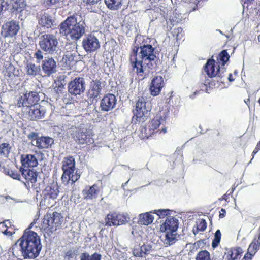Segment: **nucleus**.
I'll list each match as a JSON object with an SVG mask.
<instances>
[{"label": "nucleus", "instance_id": "nucleus-1", "mask_svg": "<svg viewBox=\"0 0 260 260\" xmlns=\"http://www.w3.org/2000/svg\"><path fill=\"white\" fill-rule=\"evenodd\" d=\"M154 48L151 45L135 47L130 54L129 60L133 70L143 78L148 75L155 66L156 58Z\"/></svg>", "mask_w": 260, "mask_h": 260}, {"label": "nucleus", "instance_id": "nucleus-2", "mask_svg": "<svg viewBox=\"0 0 260 260\" xmlns=\"http://www.w3.org/2000/svg\"><path fill=\"white\" fill-rule=\"evenodd\" d=\"M37 221V219L34 220L16 244H19L21 254L25 259H35L39 256L42 249L40 237L36 232L30 230Z\"/></svg>", "mask_w": 260, "mask_h": 260}, {"label": "nucleus", "instance_id": "nucleus-3", "mask_svg": "<svg viewBox=\"0 0 260 260\" xmlns=\"http://www.w3.org/2000/svg\"><path fill=\"white\" fill-rule=\"evenodd\" d=\"M85 23L84 21L77 22L72 16L69 17L59 25V32L69 41H76L85 33Z\"/></svg>", "mask_w": 260, "mask_h": 260}, {"label": "nucleus", "instance_id": "nucleus-4", "mask_svg": "<svg viewBox=\"0 0 260 260\" xmlns=\"http://www.w3.org/2000/svg\"><path fill=\"white\" fill-rule=\"evenodd\" d=\"M169 110L162 109L158 112L154 118L145 127L141 129L140 137L141 139L148 138L155 133L160 125H164L168 116Z\"/></svg>", "mask_w": 260, "mask_h": 260}, {"label": "nucleus", "instance_id": "nucleus-5", "mask_svg": "<svg viewBox=\"0 0 260 260\" xmlns=\"http://www.w3.org/2000/svg\"><path fill=\"white\" fill-rule=\"evenodd\" d=\"M178 225V220L175 217L170 216L168 217L165 222L161 225V231L166 233L165 244L170 246L178 241L179 235L177 234V230Z\"/></svg>", "mask_w": 260, "mask_h": 260}, {"label": "nucleus", "instance_id": "nucleus-6", "mask_svg": "<svg viewBox=\"0 0 260 260\" xmlns=\"http://www.w3.org/2000/svg\"><path fill=\"white\" fill-rule=\"evenodd\" d=\"M63 221V217L61 214L57 212L47 213L43 218L40 229L48 236H50L54 231L60 227Z\"/></svg>", "mask_w": 260, "mask_h": 260}, {"label": "nucleus", "instance_id": "nucleus-7", "mask_svg": "<svg viewBox=\"0 0 260 260\" xmlns=\"http://www.w3.org/2000/svg\"><path fill=\"white\" fill-rule=\"evenodd\" d=\"M39 45L46 54L57 56L61 53L58 47V39L54 34H45L42 35L40 38Z\"/></svg>", "mask_w": 260, "mask_h": 260}, {"label": "nucleus", "instance_id": "nucleus-8", "mask_svg": "<svg viewBox=\"0 0 260 260\" xmlns=\"http://www.w3.org/2000/svg\"><path fill=\"white\" fill-rule=\"evenodd\" d=\"M42 93L36 91H30L20 95L17 99L16 105L19 108H22V111H26L31 107L38 105L37 103L40 100V95Z\"/></svg>", "mask_w": 260, "mask_h": 260}, {"label": "nucleus", "instance_id": "nucleus-9", "mask_svg": "<svg viewBox=\"0 0 260 260\" xmlns=\"http://www.w3.org/2000/svg\"><path fill=\"white\" fill-rule=\"evenodd\" d=\"M150 112V108L146 105L145 99L143 97L139 96L136 103L134 116L132 120L134 121L135 118L137 121L143 123L149 117Z\"/></svg>", "mask_w": 260, "mask_h": 260}, {"label": "nucleus", "instance_id": "nucleus-10", "mask_svg": "<svg viewBox=\"0 0 260 260\" xmlns=\"http://www.w3.org/2000/svg\"><path fill=\"white\" fill-rule=\"evenodd\" d=\"M58 193L57 184L55 183L50 184L42 191L40 204L47 207L52 206L55 203L54 200L57 198Z\"/></svg>", "mask_w": 260, "mask_h": 260}, {"label": "nucleus", "instance_id": "nucleus-11", "mask_svg": "<svg viewBox=\"0 0 260 260\" xmlns=\"http://www.w3.org/2000/svg\"><path fill=\"white\" fill-rule=\"evenodd\" d=\"M74 140L80 144H90L94 142L90 134L87 129L72 127L69 131Z\"/></svg>", "mask_w": 260, "mask_h": 260}, {"label": "nucleus", "instance_id": "nucleus-12", "mask_svg": "<svg viewBox=\"0 0 260 260\" xmlns=\"http://www.w3.org/2000/svg\"><path fill=\"white\" fill-rule=\"evenodd\" d=\"M130 220L129 215L125 214L109 213L105 218V225L107 226H119L124 224Z\"/></svg>", "mask_w": 260, "mask_h": 260}, {"label": "nucleus", "instance_id": "nucleus-13", "mask_svg": "<svg viewBox=\"0 0 260 260\" xmlns=\"http://www.w3.org/2000/svg\"><path fill=\"white\" fill-rule=\"evenodd\" d=\"M82 44L83 48L87 53L93 52L100 47L99 39L93 34L88 35L84 37Z\"/></svg>", "mask_w": 260, "mask_h": 260}, {"label": "nucleus", "instance_id": "nucleus-14", "mask_svg": "<svg viewBox=\"0 0 260 260\" xmlns=\"http://www.w3.org/2000/svg\"><path fill=\"white\" fill-rule=\"evenodd\" d=\"M85 88V80L82 77L76 78L68 84L69 92L74 95H80L84 92Z\"/></svg>", "mask_w": 260, "mask_h": 260}, {"label": "nucleus", "instance_id": "nucleus-15", "mask_svg": "<svg viewBox=\"0 0 260 260\" xmlns=\"http://www.w3.org/2000/svg\"><path fill=\"white\" fill-rule=\"evenodd\" d=\"M20 29L19 22L11 20L4 23L2 26V34L4 37H13Z\"/></svg>", "mask_w": 260, "mask_h": 260}, {"label": "nucleus", "instance_id": "nucleus-16", "mask_svg": "<svg viewBox=\"0 0 260 260\" xmlns=\"http://www.w3.org/2000/svg\"><path fill=\"white\" fill-rule=\"evenodd\" d=\"M28 113L29 118L31 120H37L44 118L46 113L45 108L40 105H34L26 110L22 111Z\"/></svg>", "mask_w": 260, "mask_h": 260}, {"label": "nucleus", "instance_id": "nucleus-17", "mask_svg": "<svg viewBox=\"0 0 260 260\" xmlns=\"http://www.w3.org/2000/svg\"><path fill=\"white\" fill-rule=\"evenodd\" d=\"M117 99L115 95L107 94L103 98L100 103V108L102 111L108 112L113 109L116 105Z\"/></svg>", "mask_w": 260, "mask_h": 260}, {"label": "nucleus", "instance_id": "nucleus-18", "mask_svg": "<svg viewBox=\"0 0 260 260\" xmlns=\"http://www.w3.org/2000/svg\"><path fill=\"white\" fill-rule=\"evenodd\" d=\"M104 84L99 80H92L90 84L88 96L90 99L97 101L98 98L101 94Z\"/></svg>", "mask_w": 260, "mask_h": 260}, {"label": "nucleus", "instance_id": "nucleus-19", "mask_svg": "<svg viewBox=\"0 0 260 260\" xmlns=\"http://www.w3.org/2000/svg\"><path fill=\"white\" fill-rule=\"evenodd\" d=\"M165 85L164 78L161 76L154 77L150 85L149 89L151 95L153 96L158 95Z\"/></svg>", "mask_w": 260, "mask_h": 260}, {"label": "nucleus", "instance_id": "nucleus-20", "mask_svg": "<svg viewBox=\"0 0 260 260\" xmlns=\"http://www.w3.org/2000/svg\"><path fill=\"white\" fill-rule=\"evenodd\" d=\"M41 67L45 76H49L56 72V62L52 57L46 58L43 61Z\"/></svg>", "mask_w": 260, "mask_h": 260}, {"label": "nucleus", "instance_id": "nucleus-21", "mask_svg": "<svg viewBox=\"0 0 260 260\" xmlns=\"http://www.w3.org/2000/svg\"><path fill=\"white\" fill-rule=\"evenodd\" d=\"M37 175L36 172L30 169H24L21 171V179H25V184L29 187H35V184L37 181Z\"/></svg>", "mask_w": 260, "mask_h": 260}, {"label": "nucleus", "instance_id": "nucleus-22", "mask_svg": "<svg viewBox=\"0 0 260 260\" xmlns=\"http://www.w3.org/2000/svg\"><path fill=\"white\" fill-rule=\"evenodd\" d=\"M205 71L209 77H213L217 76L221 77V74L220 72L219 66L217 63L215 64V61L214 59H209L205 66Z\"/></svg>", "mask_w": 260, "mask_h": 260}, {"label": "nucleus", "instance_id": "nucleus-23", "mask_svg": "<svg viewBox=\"0 0 260 260\" xmlns=\"http://www.w3.org/2000/svg\"><path fill=\"white\" fill-rule=\"evenodd\" d=\"M99 192L100 188L96 184L91 186H86L82 191L83 198L87 201L96 199Z\"/></svg>", "mask_w": 260, "mask_h": 260}, {"label": "nucleus", "instance_id": "nucleus-24", "mask_svg": "<svg viewBox=\"0 0 260 260\" xmlns=\"http://www.w3.org/2000/svg\"><path fill=\"white\" fill-rule=\"evenodd\" d=\"M53 143V139L47 136L40 137L37 140L34 141V146L39 149L48 148L51 147Z\"/></svg>", "mask_w": 260, "mask_h": 260}, {"label": "nucleus", "instance_id": "nucleus-25", "mask_svg": "<svg viewBox=\"0 0 260 260\" xmlns=\"http://www.w3.org/2000/svg\"><path fill=\"white\" fill-rule=\"evenodd\" d=\"M80 177V175L77 173V171L75 173L63 171L61 177L62 182L64 185H73Z\"/></svg>", "mask_w": 260, "mask_h": 260}, {"label": "nucleus", "instance_id": "nucleus-26", "mask_svg": "<svg viewBox=\"0 0 260 260\" xmlns=\"http://www.w3.org/2000/svg\"><path fill=\"white\" fill-rule=\"evenodd\" d=\"M21 162L25 167H34L38 164L36 157L32 154L22 155L21 156Z\"/></svg>", "mask_w": 260, "mask_h": 260}, {"label": "nucleus", "instance_id": "nucleus-27", "mask_svg": "<svg viewBox=\"0 0 260 260\" xmlns=\"http://www.w3.org/2000/svg\"><path fill=\"white\" fill-rule=\"evenodd\" d=\"M54 20L52 17L48 14L44 13L39 19V24L42 27L50 28L54 25Z\"/></svg>", "mask_w": 260, "mask_h": 260}, {"label": "nucleus", "instance_id": "nucleus-28", "mask_svg": "<svg viewBox=\"0 0 260 260\" xmlns=\"http://www.w3.org/2000/svg\"><path fill=\"white\" fill-rule=\"evenodd\" d=\"M152 211L140 214L139 215L138 223L140 225H148L151 224L154 220Z\"/></svg>", "mask_w": 260, "mask_h": 260}, {"label": "nucleus", "instance_id": "nucleus-29", "mask_svg": "<svg viewBox=\"0 0 260 260\" xmlns=\"http://www.w3.org/2000/svg\"><path fill=\"white\" fill-rule=\"evenodd\" d=\"M75 161L73 157L65 158L62 161V169L63 171L74 173Z\"/></svg>", "mask_w": 260, "mask_h": 260}, {"label": "nucleus", "instance_id": "nucleus-30", "mask_svg": "<svg viewBox=\"0 0 260 260\" xmlns=\"http://www.w3.org/2000/svg\"><path fill=\"white\" fill-rule=\"evenodd\" d=\"M241 253L242 249L240 248L228 249L225 253L224 258L227 260H238Z\"/></svg>", "mask_w": 260, "mask_h": 260}, {"label": "nucleus", "instance_id": "nucleus-31", "mask_svg": "<svg viewBox=\"0 0 260 260\" xmlns=\"http://www.w3.org/2000/svg\"><path fill=\"white\" fill-rule=\"evenodd\" d=\"M25 70L27 75L33 77L39 75L41 72L40 66L33 63H28L25 67Z\"/></svg>", "mask_w": 260, "mask_h": 260}, {"label": "nucleus", "instance_id": "nucleus-32", "mask_svg": "<svg viewBox=\"0 0 260 260\" xmlns=\"http://www.w3.org/2000/svg\"><path fill=\"white\" fill-rule=\"evenodd\" d=\"M78 54H64L61 62L64 64L65 67H69L77 59Z\"/></svg>", "mask_w": 260, "mask_h": 260}, {"label": "nucleus", "instance_id": "nucleus-33", "mask_svg": "<svg viewBox=\"0 0 260 260\" xmlns=\"http://www.w3.org/2000/svg\"><path fill=\"white\" fill-rule=\"evenodd\" d=\"M107 7L112 10H117L122 6V0H105Z\"/></svg>", "mask_w": 260, "mask_h": 260}, {"label": "nucleus", "instance_id": "nucleus-34", "mask_svg": "<svg viewBox=\"0 0 260 260\" xmlns=\"http://www.w3.org/2000/svg\"><path fill=\"white\" fill-rule=\"evenodd\" d=\"M102 256L98 252H94L91 255L88 252H83L80 256V260H102Z\"/></svg>", "mask_w": 260, "mask_h": 260}, {"label": "nucleus", "instance_id": "nucleus-35", "mask_svg": "<svg viewBox=\"0 0 260 260\" xmlns=\"http://www.w3.org/2000/svg\"><path fill=\"white\" fill-rule=\"evenodd\" d=\"M260 248V242L257 240V238H254L250 243L248 248V252L251 253V255H255Z\"/></svg>", "mask_w": 260, "mask_h": 260}, {"label": "nucleus", "instance_id": "nucleus-36", "mask_svg": "<svg viewBox=\"0 0 260 260\" xmlns=\"http://www.w3.org/2000/svg\"><path fill=\"white\" fill-rule=\"evenodd\" d=\"M11 4L12 9L17 11H21L25 6L24 0H12Z\"/></svg>", "mask_w": 260, "mask_h": 260}, {"label": "nucleus", "instance_id": "nucleus-37", "mask_svg": "<svg viewBox=\"0 0 260 260\" xmlns=\"http://www.w3.org/2000/svg\"><path fill=\"white\" fill-rule=\"evenodd\" d=\"M64 54H78L76 43H70L66 44L64 46Z\"/></svg>", "mask_w": 260, "mask_h": 260}, {"label": "nucleus", "instance_id": "nucleus-38", "mask_svg": "<svg viewBox=\"0 0 260 260\" xmlns=\"http://www.w3.org/2000/svg\"><path fill=\"white\" fill-rule=\"evenodd\" d=\"M206 228L207 223L206 221L203 219H201L197 222L196 231L193 229V233L194 235H196L199 231L203 232L205 231Z\"/></svg>", "mask_w": 260, "mask_h": 260}, {"label": "nucleus", "instance_id": "nucleus-39", "mask_svg": "<svg viewBox=\"0 0 260 260\" xmlns=\"http://www.w3.org/2000/svg\"><path fill=\"white\" fill-rule=\"evenodd\" d=\"M10 222L9 220H6L3 222L0 223V231L3 233L5 235L11 236L12 235V232L10 230H8L9 228L8 226V224H10Z\"/></svg>", "mask_w": 260, "mask_h": 260}, {"label": "nucleus", "instance_id": "nucleus-40", "mask_svg": "<svg viewBox=\"0 0 260 260\" xmlns=\"http://www.w3.org/2000/svg\"><path fill=\"white\" fill-rule=\"evenodd\" d=\"M196 260H212L210 254L206 250L200 251L197 255Z\"/></svg>", "mask_w": 260, "mask_h": 260}, {"label": "nucleus", "instance_id": "nucleus-41", "mask_svg": "<svg viewBox=\"0 0 260 260\" xmlns=\"http://www.w3.org/2000/svg\"><path fill=\"white\" fill-rule=\"evenodd\" d=\"M10 147L8 143H3L0 145V155L8 157L10 152Z\"/></svg>", "mask_w": 260, "mask_h": 260}, {"label": "nucleus", "instance_id": "nucleus-42", "mask_svg": "<svg viewBox=\"0 0 260 260\" xmlns=\"http://www.w3.org/2000/svg\"><path fill=\"white\" fill-rule=\"evenodd\" d=\"M172 34L177 41L181 40L184 36L183 29L181 27L173 29L172 31Z\"/></svg>", "mask_w": 260, "mask_h": 260}, {"label": "nucleus", "instance_id": "nucleus-43", "mask_svg": "<svg viewBox=\"0 0 260 260\" xmlns=\"http://www.w3.org/2000/svg\"><path fill=\"white\" fill-rule=\"evenodd\" d=\"M76 250L74 249H69L65 252L64 260H73L76 257Z\"/></svg>", "mask_w": 260, "mask_h": 260}, {"label": "nucleus", "instance_id": "nucleus-44", "mask_svg": "<svg viewBox=\"0 0 260 260\" xmlns=\"http://www.w3.org/2000/svg\"><path fill=\"white\" fill-rule=\"evenodd\" d=\"M182 1L190 4V6L192 9V11H195L199 7H201L200 4L201 0H182Z\"/></svg>", "mask_w": 260, "mask_h": 260}, {"label": "nucleus", "instance_id": "nucleus-45", "mask_svg": "<svg viewBox=\"0 0 260 260\" xmlns=\"http://www.w3.org/2000/svg\"><path fill=\"white\" fill-rule=\"evenodd\" d=\"M221 236V232H220V230H217L215 233L214 238L212 242V245L213 247L215 248L218 245V244L220 241Z\"/></svg>", "mask_w": 260, "mask_h": 260}, {"label": "nucleus", "instance_id": "nucleus-46", "mask_svg": "<svg viewBox=\"0 0 260 260\" xmlns=\"http://www.w3.org/2000/svg\"><path fill=\"white\" fill-rule=\"evenodd\" d=\"M220 60L222 62V64L224 66L229 60L230 56L226 50L222 51L219 54Z\"/></svg>", "mask_w": 260, "mask_h": 260}, {"label": "nucleus", "instance_id": "nucleus-47", "mask_svg": "<svg viewBox=\"0 0 260 260\" xmlns=\"http://www.w3.org/2000/svg\"><path fill=\"white\" fill-rule=\"evenodd\" d=\"M154 213H155L157 216H158L160 218L164 217L165 216L168 215V214H170V212L171 211L169 209H159L153 211Z\"/></svg>", "mask_w": 260, "mask_h": 260}, {"label": "nucleus", "instance_id": "nucleus-48", "mask_svg": "<svg viewBox=\"0 0 260 260\" xmlns=\"http://www.w3.org/2000/svg\"><path fill=\"white\" fill-rule=\"evenodd\" d=\"M28 138L31 140V143L34 146V141L37 140L40 137H38V134L36 132H31L27 136Z\"/></svg>", "mask_w": 260, "mask_h": 260}, {"label": "nucleus", "instance_id": "nucleus-49", "mask_svg": "<svg viewBox=\"0 0 260 260\" xmlns=\"http://www.w3.org/2000/svg\"><path fill=\"white\" fill-rule=\"evenodd\" d=\"M35 58L37 59V62L38 63H40V61L43 59V52L41 50H38L34 55Z\"/></svg>", "mask_w": 260, "mask_h": 260}, {"label": "nucleus", "instance_id": "nucleus-50", "mask_svg": "<svg viewBox=\"0 0 260 260\" xmlns=\"http://www.w3.org/2000/svg\"><path fill=\"white\" fill-rule=\"evenodd\" d=\"M8 5L7 2L4 0H0V15L3 11H6L8 9Z\"/></svg>", "mask_w": 260, "mask_h": 260}, {"label": "nucleus", "instance_id": "nucleus-51", "mask_svg": "<svg viewBox=\"0 0 260 260\" xmlns=\"http://www.w3.org/2000/svg\"><path fill=\"white\" fill-rule=\"evenodd\" d=\"M169 20L174 25L175 23L180 22L181 21V18L179 17V15L178 17L172 16L170 15L169 16Z\"/></svg>", "mask_w": 260, "mask_h": 260}, {"label": "nucleus", "instance_id": "nucleus-52", "mask_svg": "<svg viewBox=\"0 0 260 260\" xmlns=\"http://www.w3.org/2000/svg\"><path fill=\"white\" fill-rule=\"evenodd\" d=\"M59 0H44V3L46 7H50L57 4Z\"/></svg>", "mask_w": 260, "mask_h": 260}, {"label": "nucleus", "instance_id": "nucleus-53", "mask_svg": "<svg viewBox=\"0 0 260 260\" xmlns=\"http://www.w3.org/2000/svg\"><path fill=\"white\" fill-rule=\"evenodd\" d=\"M140 251V247L134 248V249L133 251V255L136 257H143L141 252Z\"/></svg>", "mask_w": 260, "mask_h": 260}, {"label": "nucleus", "instance_id": "nucleus-54", "mask_svg": "<svg viewBox=\"0 0 260 260\" xmlns=\"http://www.w3.org/2000/svg\"><path fill=\"white\" fill-rule=\"evenodd\" d=\"M140 251L142 254V256H144L149 251V248L146 245H143L142 246L140 247Z\"/></svg>", "mask_w": 260, "mask_h": 260}, {"label": "nucleus", "instance_id": "nucleus-55", "mask_svg": "<svg viewBox=\"0 0 260 260\" xmlns=\"http://www.w3.org/2000/svg\"><path fill=\"white\" fill-rule=\"evenodd\" d=\"M7 70H9V71L10 72V73H9V77L15 75V74L14 73V71H15V68H14V66H13L12 65H10L8 67Z\"/></svg>", "mask_w": 260, "mask_h": 260}, {"label": "nucleus", "instance_id": "nucleus-56", "mask_svg": "<svg viewBox=\"0 0 260 260\" xmlns=\"http://www.w3.org/2000/svg\"><path fill=\"white\" fill-rule=\"evenodd\" d=\"M251 253H249V252L247 251V253L245 254L244 257L242 258V260H251L252 257L254 255H251Z\"/></svg>", "mask_w": 260, "mask_h": 260}, {"label": "nucleus", "instance_id": "nucleus-57", "mask_svg": "<svg viewBox=\"0 0 260 260\" xmlns=\"http://www.w3.org/2000/svg\"><path fill=\"white\" fill-rule=\"evenodd\" d=\"M260 150V141L257 143L255 148L253 150L252 152L253 158L254 157V155L258 152V151Z\"/></svg>", "mask_w": 260, "mask_h": 260}, {"label": "nucleus", "instance_id": "nucleus-58", "mask_svg": "<svg viewBox=\"0 0 260 260\" xmlns=\"http://www.w3.org/2000/svg\"><path fill=\"white\" fill-rule=\"evenodd\" d=\"M225 213H226L225 210L223 208H222L220 212L219 217L220 218H223L225 216Z\"/></svg>", "mask_w": 260, "mask_h": 260}, {"label": "nucleus", "instance_id": "nucleus-59", "mask_svg": "<svg viewBox=\"0 0 260 260\" xmlns=\"http://www.w3.org/2000/svg\"><path fill=\"white\" fill-rule=\"evenodd\" d=\"M5 198L6 199V200H8L9 199H11V200H14L16 202H20L19 201L16 200V199L11 198L10 196H5Z\"/></svg>", "mask_w": 260, "mask_h": 260}, {"label": "nucleus", "instance_id": "nucleus-60", "mask_svg": "<svg viewBox=\"0 0 260 260\" xmlns=\"http://www.w3.org/2000/svg\"><path fill=\"white\" fill-rule=\"evenodd\" d=\"M254 238H257V240L258 242H260V226H259V228L258 229V234H257V235L255 236Z\"/></svg>", "mask_w": 260, "mask_h": 260}, {"label": "nucleus", "instance_id": "nucleus-61", "mask_svg": "<svg viewBox=\"0 0 260 260\" xmlns=\"http://www.w3.org/2000/svg\"><path fill=\"white\" fill-rule=\"evenodd\" d=\"M13 177V178H14L15 179H18V180L21 179V176H20L19 175H18L17 174L14 175V176Z\"/></svg>", "mask_w": 260, "mask_h": 260}, {"label": "nucleus", "instance_id": "nucleus-62", "mask_svg": "<svg viewBox=\"0 0 260 260\" xmlns=\"http://www.w3.org/2000/svg\"><path fill=\"white\" fill-rule=\"evenodd\" d=\"M229 80L230 82H232V81H234V79L232 78V75L231 74H230L229 75Z\"/></svg>", "mask_w": 260, "mask_h": 260}, {"label": "nucleus", "instance_id": "nucleus-63", "mask_svg": "<svg viewBox=\"0 0 260 260\" xmlns=\"http://www.w3.org/2000/svg\"><path fill=\"white\" fill-rule=\"evenodd\" d=\"M123 167H124V169L125 170H127V169H130L129 167H127L126 166L123 165Z\"/></svg>", "mask_w": 260, "mask_h": 260}, {"label": "nucleus", "instance_id": "nucleus-64", "mask_svg": "<svg viewBox=\"0 0 260 260\" xmlns=\"http://www.w3.org/2000/svg\"><path fill=\"white\" fill-rule=\"evenodd\" d=\"M257 40L260 42V35L257 36Z\"/></svg>", "mask_w": 260, "mask_h": 260}]
</instances>
